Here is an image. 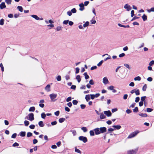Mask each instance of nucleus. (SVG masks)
<instances>
[{"instance_id": "nucleus-1", "label": "nucleus", "mask_w": 154, "mask_h": 154, "mask_svg": "<svg viewBox=\"0 0 154 154\" xmlns=\"http://www.w3.org/2000/svg\"><path fill=\"white\" fill-rule=\"evenodd\" d=\"M51 102H55L56 100L55 99L57 96V94H52L49 95Z\"/></svg>"}, {"instance_id": "nucleus-2", "label": "nucleus", "mask_w": 154, "mask_h": 154, "mask_svg": "<svg viewBox=\"0 0 154 154\" xmlns=\"http://www.w3.org/2000/svg\"><path fill=\"white\" fill-rule=\"evenodd\" d=\"M138 150V148H137L134 149L130 150L127 151L128 154H136Z\"/></svg>"}, {"instance_id": "nucleus-3", "label": "nucleus", "mask_w": 154, "mask_h": 154, "mask_svg": "<svg viewBox=\"0 0 154 154\" xmlns=\"http://www.w3.org/2000/svg\"><path fill=\"white\" fill-rule=\"evenodd\" d=\"M139 132L138 131H136L133 132L131 133L129 136L128 137V138H131L134 137L136 136L138 133Z\"/></svg>"}, {"instance_id": "nucleus-4", "label": "nucleus", "mask_w": 154, "mask_h": 154, "mask_svg": "<svg viewBox=\"0 0 154 154\" xmlns=\"http://www.w3.org/2000/svg\"><path fill=\"white\" fill-rule=\"evenodd\" d=\"M79 140L82 141L84 143H85L88 141L87 137L83 136H80L79 137Z\"/></svg>"}, {"instance_id": "nucleus-5", "label": "nucleus", "mask_w": 154, "mask_h": 154, "mask_svg": "<svg viewBox=\"0 0 154 154\" xmlns=\"http://www.w3.org/2000/svg\"><path fill=\"white\" fill-rule=\"evenodd\" d=\"M28 116V119L29 121H32L34 120V114L32 113H29Z\"/></svg>"}, {"instance_id": "nucleus-6", "label": "nucleus", "mask_w": 154, "mask_h": 154, "mask_svg": "<svg viewBox=\"0 0 154 154\" xmlns=\"http://www.w3.org/2000/svg\"><path fill=\"white\" fill-rule=\"evenodd\" d=\"M124 7L127 11H129L131 9V7L128 4H126Z\"/></svg>"}, {"instance_id": "nucleus-7", "label": "nucleus", "mask_w": 154, "mask_h": 154, "mask_svg": "<svg viewBox=\"0 0 154 154\" xmlns=\"http://www.w3.org/2000/svg\"><path fill=\"white\" fill-rule=\"evenodd\" d=\"M99 129L100 133H103L106 131V128L105 127L100 128Z\"/></svg>"}, {"instance_id": "nucleus-8", "label": "nucleus", "mask_w": 154, "mask_h": 154, "mask_svg": "<svg viewBox=\"0 0 154 154\" xmlns=\"http://www.w3.org/2000/svg\"><path fill=\"white\" fill-rule=\"evenodd\" d=\"M103 112L104 114L108 117H109L111 116L112 113L109 110L105 111Z\"/></svg>"}, {"instance_id": "nucleus-9", "label": "nucleus", "mask_w": 154, "mask_h": 154, "mask_svg": "<svg viewBox=\"0 0 154 154\" xmlns=\"http://www.w3.org/2000/svg\"><path fill=\"white\" fill-rule=\"evenodd\" d=\"M80 7L79 10L80 11H83L85 9L84 5L83 3H82L79 5Z\"/></svg>"}, {"instance_id": "nucleus-10", "label": "nucleus", "mask_w": 154, "mask_h": 154, "mask_svg": "<svg viewBox=\"0 0 154 154\" xmlns=\"http://www.w3.org/2000/svg\"><path fill=\"white\" fill-rule=\"evenodd\" d=\"M94 131L95 132V134L96 135L99 134H100L99 128H97L94 129Z\"/></svg>"}, {"instance_id": "nucleus-11", "label": "nucleus", "mask_w": 154, "mask_h": 154, "mask_svg": "<svg viewBox=\"0 0 154 154\" xmlns=\"http://www.w3.org/2000/svg\"><path fill=\"white\" fill-rule=\"evenodd\" d=\"M6 7L5 3L4 2H2L0 4V8L1 9H3Z\"/></svg>"}, {"instance_id": "nucleus-12", "label": "nucleus", "mask_w": 154, "mask_h": 154, "mask_svg": "<svg viewBox=\"0 0 154 154\" xmlns=\"http://www.w3.org/2000/svg\"><path fill=\"white\" fill-rule=\"evenodd\" d=\"M103 82L105 84H106L109 83V81L106 77H104L103 79Z\"/></svg>"}, {"instance_id": "nucleus-13", "label": "nucleus", "mask_w": 154, "mask_h": 154, "mask_svg": "<svg viewBox=\"0 0 154 154\" xmlns=\"http://www.w3.org/2000/svg\"><path fill=\"white\" fill-rule=\"evenodd\" d=\"M113 128H114L115 130L116 129L117 130H119L121 128V126L120 125H113L112 126Z\"/></svg>"}, {"instance_id": "nucleus-14", "label": "nucleus", "mask_w": 154, "mask_h": 154, "mask_svg": "<svg viewBox=\"0 0 154 154\" xmlns=\"http://www.w3.org/2000/svg\"><path fill=\"white\" fill-rule=\"evenodd\" d=\"M50 85L49 84H48L45 87V90L48 92L50 91Z\"/></svg>"}, {"instance_id": "nucleus-15", "label": "nucleus", "mask_w": 154, "mask_h": 154, "mask_svg": "<svg viewBox=\"0 0 154 154\" xmlns=\"http://www.w3.org/2000/svg\"><path fill=\"white\" fill-rule=\"evenodd\" d=\"M100 118L101 119H104L106 118V116L102 112L100 113Z\"/></svg>"}, {"instance_id": "nucleus-16", "label": "nucleus", "mask_w": 154, "mask_h": 154, "mask_svg": "<svg viewBox=\"0 0 154 154\" xmlns=\"http://www.w3.org/2000/svg\"><path fill=\"white\" fill-rule=\"evenodd\" d=\"M90 95L89 94L86 95L85 96V99L87 102L88 101L90 100Z\"/></svg>"}, {"instance_id": "nucleus-17", "label": "nucleus", "mask_w": 154, "mask_h": 154, "mask_svg": "<svg viewBox=\"0 0 154 154\" xmlns=\"http://www.w3.org/2000/svg\"><path fill=\"white\" fill-rule=\"evenodd\" d=\"M31 16L32 17L35 18V19H36L37 20H39V18L38 16H37L36 15H31Z\"/></svg>"}, {"instance_id": "nucleus-18", "label": "nucleus", "mask_w": 154, "mask_h": 154, "mask_svg": "<svg viewBox=\"0 0 154 154\" xmlns=\"http://www.w3.org/2000/svg\"><path fill=\"white\" fill-rule=\"evenodd\" d=\"M38 124L39 126L41 127H43L44 126V124L43 123L42 121H40L38 122Z\"/></svg>"}, {"instance_id": "nucleus-19", "label": "nucleus", "mask_w": 154, "mask_h": 154, "mask_svg": "<svg viewBox=\"0 0 154 154\" xmlns=\"http://www.w3.org/2000/svg\"><path fill=\"white\" fill-rule=\"evenodd\" d=\"M142 17L144 21L147 20V17L145 14H144Z\"/></svg>"}, {"instance_id": "nucleus-20", "label": "nucleus", "mask_w": 154, "mask_h": 154, "mask_svg": "<svg viewBox=\"0 0 154 154\" xmlns=\"http://www.w3.org/2000/svg\"><path fill=\"white\" fill-rule=\"evenodd\" d=\"M25 135L26 132L25 131H21L20 133V135L22 137L25 136Z\"/></svg>"}, {"instance_id": "nucleus-21", "label": "nucleus", "mask_w": 154, "mask_h": 154, "mask_svg": "<svg viewBox=\"0 0 154 154\" xmlns=\"http://www.w3.org/2000/svg\"><path fill=\"white\" fill-rule=\"evenodd\" d=\"M105 55H107V56H109L108 57L106 58H105L104 59V60L105 61H106L108 59H110L111 58V57L109 55H108V54H104L103 55V57Z\"/></svg>"}, {"instance_id": "nucleus-22", "label": "nucleus", "mask_w": 154, "mask_h": 154, "mask_svg": "<svg viewBox=\"0 0 154 154\" xmlns=\"http://www.w3.org/2000/svg\"><path fill=\"white\" fill-rule=\"evenodd\" d=\"M76 79L79 83L81 81V79L80 75H77L76 77Z\"/></svg>"}, {"instance_id": "nucleus-23", "label": "nucleus", "mask_w": 154, "mask_h": 154, "mask_svg": "<svg viewBox=\"0 0 154 154\" xmlns=\"http://www.w3.org/2000/svg\"><path fill=\"white\" fill-rule=\"evenodd\" d=\"M35 109V108L34 106L31 107L30 108L29 111V112H34Z\"/></svg>"}, {"instance_id": "nucleus-24", "label": "nucleus", "mask_w": 154, "mask_h": 154, "mask_svg": "<svg viewBox=\"0 0 154 154\" xmlns=\"http://www.w3.org/2000/svg\"><path fill=\"white\" fill-rule=\"evenodd\" d=\"M89 24V22L88 21H87L83 25V27L85 28L88 26Z\"/></svg>"}, {"instance_id": "nucleus-25", "label": "nucleus", "mask_w": 154, "mask_h": 154, "mask_svg": "<svg viewBox=\"0 0 154 154\" xmlns=\"http://www.w3.org/2000/svg\"><path fill=\"white\" fill-rule=\"evenodd\" d=\"M65 120V119L64 118H61L59 119V122L60 123H62L64 122Z\"/></svg>"}, {"instance_id": "nucleus-26", "label": "nucleus", "mask_w": 154, "mask_h": 154, "mask_svg": "<svg viewBox=\"0 0 154 154\" xmlns=\"http://www.w3.org/2000/svg\"><path fill=\"white\" fill-rule=\"evenodd\" d=\"M17 8L18 9L19 11L21 12H22L23 11V9L22 6H18L17 7Z\"/></svg>"}, {"instance_id": "nucleus-27", "label": "nucleus", "mask_w": 154, "mask_h": 154, "mask_svg": "<svg viewBox=\"0 0 154 154\" xmlns=\"http://www.w3.org/2000/svg\"><path fill=\"white\" fill-rule=\"evenodd\" d=\"M81 129L84 131V132H86L88 130L87 128L86 127H82L81 128Z\"/></svg>"}, {"instance_id": "nucleus-28", "label": "nucleus", "mask_w": 154, "mask_h": 154, "mask_svg": "<svg viewBox=\"0 0 154 154\" xmlns=\"http://www.w3.org/2000/svg\"><path fill=\"white\" fill-rule=\"evenodd\" d=\"M84 75L85 76V78L86 79H87L89 78V76L87 74V72H85Z\"/></svg>"}, {"instance_id": "nucleus-29", "label": "nucleus", "mask_w": 154, "mask_h": 154, "mask_svg": "<svg viewBox=\"0 0 154 154\" xmlns=\"http://www.w3.org/2000/svg\"><path fill=\"white\" fill-rule=\"evenodd\" d=\"M139 115L141 117H146L147 116V115L146 113H141L139 114Z\"/></svg>"}, {"instance_id": "nucleus-30", "label": "nucleus", "mask_w": 154, "mask_h": 154, "mask_svg": "<svg viewBox=\"0 0 154 154\" xmlns=\"http://www.w3.org/2000/svg\"><path fill=\"white\" fill-rule=\"evenodd\" d=\"M147 11L148 13H150L151 12H154V8L152 7L150 9H148L147 10Z\"/></svg>"}, {"instance_id": "nucleus-31", "label": "nucleus", "mask_w": 154, "mask_h": 154, "mask_svg": "<svg viewBox=\"0 0 154 154\" xmlns=\"http://www.w3.org/2000/svg\"><path fill=\"white\" fill-rule=\"evenodd\" d=\"M141 79V78L140 77L138 76L134 78V80L135 81H140Z\"/></svg>"}, {"instance_id": "nucleus-32", "label": "nucleus", "mask_w": 154, "mask_h": 154, "mask_svg": "<svg viewBox=\"0 0 154 154\" xmlns=\"http://www.w3.org/2000/svg\"><path fill=\"white\" fill-rule=\"evenodd\" d=\"M4 20L3 19H2L0 20V25H3L4 24Z\"/></svg>"}, {"instance_id": "nucleus-33", "label": "nucleus", "mask_w": 154, "mask_h": 154, "mask_svg": "<svg viewBox=\"0 0 154 154\" xmlns=\"http://www.w3.org/2000/svg\"><path fill=\"white\" fill-rule=\"evenodd\" d=\"M147 86L146 84H145L143 86V88H142V90L143 91H146V89L147 88Z\"/></svg>"}, {"instance_id": "nucleus-34", "label": "nucleus", "mask_w": 154, "mask_h": 154, "mask_svg": "<svg viewBox=\"0 0 154 154\" xmlns=\"http://www.w3.org/2000/svg\"><path fill=\"white\" fill-rule=\"evenodd\" d=\"M29 122L28 121L25 120L24 121V124L26 126H28L29 124Z\"/></svg>"}, {"instance_id": "nucleus-35", "label": "nucleus", "mask_w": 154, "mask_h": 154, "mask_svg": "<svg viewBox=\"0 0 154 154\" xmlns=\"http://www.w3.org/2000/svg\"><path fill=\"white\" fill-rule=\"evenodd\" d=\"M75 152L78 153H79L81 154V151L79 149L75 148Z\"/></svg>"}, {"instance_id": "nucleus-36", "label": "nucleus", "mask_w": 154, "mask_h": 154, "mask_svg": "<svg viewBox=\"0 0 154 154\" xmlns=\"http://www.w3.org/2000/svg\"><path fill=\"white\" fill-rule=\"evenodd\" d=\"M32 133L30 132H28L27 133V137H29L32 136Z\"/></svg>"}, {"instance_id": "nucleus-37", "label": "nucleus", "mask_w": 154, "mask_h": 154, "mask_svg": "<svg viewBox=\"0 0 154 154\" xmlns=\"http://www.w3.org/2000/svg\"><path fill=\"white\" fill-rule=\"evenodd\" d=\"M114 88V87L113 86H111L107 88V89L109 90H112Z\"/></svg>"}, {"instance_id": "nucleus-38", "label": "nucleus", "mask_w": 154, "mask_h": 154, "mask_svg": "<svg viewBox=\"0 0 154 154\" xmlns=\"http://www.w3.org/2000/svg\"><path fill=\"white\" fill-rule=\"evenodd\" d=\"M135 93L136 95H139L140 94L139 90L138 89H136V91L135 92Z\"/></svg>"}, {"instance_id": "nucleus-39", "label": "nucleus", "mask_w": 154, "mask_h": 154, "mask_svg": "<svg viewBox=\"0 0 154 154\" xmlns=\"http://www.w3.org/2000/svg\"><path fill=\"white\" fill-rule=\"evenodd\" d=\"M11 0H5V2L8 5L11 4Z\"/></svg>"}, {"instance_id": "nucleus-40", "label": "nucleus", "mask_w": 154, "mask_h": 154, "mask_svg": "<svg viewBox=\"0 0 154 154\" xmlns=\"http://www.w3.org/2000/svg\"><path fill=\"white\" fill-rule=\"evenodd\" d=\"M90 135L91 136H93L94 135V131L91 130L90 131Z\"/></svg>"}, {"instance_id": "nucleus-41", "label": "nucleus", "mask_w": 154, "mask_h": 154, "mask_svg": "<svg viewBox=\"0 0 154 154\" xmlns=\"http://www.w3.org/2000/svg\"><path fill=\"white\" fill-rule=\"evenodd\" d=\"M0 67L1 68V70L2 72H3L4 71V66L3 65V64L2 63H1L0 64Z\"/></svg>"}, {"instance_id": "nucleus-42", "label": "nucleus", "mask_w": 154, "mask_h": 154, "mask_svg": "<svg viewBox=\"0 0 154 154\" xmlns=\"http://www.w3.org/2000/svg\"><path fill=\"white\" fill-rule=\"evenodd\" d=\"M46 115L44 112H43L41 114V117L43 119H45L46 117Z\"/></svg>"}, {"instance_id": "nucleus-43", "label": "nucleus", "mask_w": 154, "mask_h": 154, "mask_svg": "<svg viewBox=\"0 0 154 154\" xmlns=\"http://www.w3.org/2000/svg\"><path fill=\"white\" fill-rule=\"evenodd\" d=\"M71 11L72 13H75L76 12V10L75 8H73L71 10Z\"/></svg>"}, {"instance_id": "nucleus-44", "label": "nucleus", "mask_w": 154, "mask_h": 154, "mask_svg": "<svg viewBox=\"0 0 154 154\" xmlns=\"http://www.w3.org/2000/svg\"><path fill=\"white\" fill-rule=\"evenodd\" d=\"M103 62V60H102L100 62H99L97 64V66H100L101 65L102 63Z\"/></svg>"}, {"instance_id": "nucleus-45", "label": "nucleus", "mask_w": 154, "mask_h": 154, "mask_svg": "<svg viewBox=\"0 0 154 154\" xmlns=\"http://www.w3.org/2000/svg\"><path fill=\"white\" fill-rule=\"evenodd\" d=\"M57 80L58 81H60L61 80V77L60 75H58V76L57 78H56Z\"/></svg>"}, {"instance_id": "nucleus-46", "label": "nucleus", "mask_w": 154, "mask_h": 154, "mask_svg": "<svg viewBox=\"0 0 154 154\" xmlns=\"http://www.w3.org/2000/svg\"><path fill=\"white\" fill-rule=\"evenodd\" d=\"M19 145V144L18 143L15 142L13 144L12 146L14 147H15L16 146H18Z\"/></svg>"}, {"instance_id": "nucleus-47", "label": "nucleus", "mask_w": 154, "mask_h": 154, "mask_svg": "<svg viewBox=\"0 0 154 154\" xmlns=\"http://www.w3.org/2000/svg\"><path fill=\"white\" fill-rule=\"evenodd\" d=\"M133 112H137L138 111V108L137 107H136L133 109Z\"/></svg>"}, {"instance_id": "nucleus-48", "label": "nucleus", "mask_w": 154, "mask_h": 154, "mask_svg": "<svg viewBox=\"0 0 154 154\" xmlns=\"http://www.w3.org/2000/svg\"><path fill=\"white\" fill-rule=\"evenodd\" d=\"M72 100V98L71 97H68L66 99V101L67 102H69Z\"/></svg>"}, {"instance_id": "nucleus-49", "label": "nucleus", "mask_w": 154, "mask_h": 154, "mask_svg": "<svg viewBox=\"0 0 154 154\" xmlns=\"http://www.w3.org/2000/svg\"><path fill=\"white\" fill-rule=\"evenodd\" d=\"M154 64V61L152 60L149 63V66H152Z\"/></svg>"}, {"instance_id": "nucleus-50", "label": "nucleus", "mask_w": 154, "mask_h": 154, "mask_svg": "<svg viewBox=\"0 0 154 154\" xmlns=\"http://www.w3.org/2000/svg\"><path fill=\"white\" fill-rule=\"evenodd\" d=\"M80 107L82 109H84L86 107V105L85 104H81L80 105Z\"/></svg>"}, {"instance_id": "nucleus-51", "label": "nucleus", "mask_w": 154, "mask_h": 154, "mask_svg": "<svg viewBox=\"0 0 154 154\" xmlns=\"http://www.w3.org/2000/svg\"><path fill=\"white\" fill-rule=\"evenodd\" d=\"M89 84L91 85H93L94 84V82L93 80L92 79H91L89 82Z\"/></svg>"}, {"instance_id": "nucleus-52", "label": "nucleus", "mask_w": 154, "mask_h": 154, "mask_svg": "<svg viewBox=\"0 0 154 154\" xmlns=\"http://www.w3.org/2000/svg\"><path fill=\"white\" fill-rule=\"evenodd\" d=\"M78 102L76 100H74L72 101V103L74 105H77Z\"/></svg>"}, {"instance_id": "nucleus-53", "label": "nucleus", "mask_w": 154, "mask_h": 154, "mask_svg": "<svg viewBox=\"0 0 154 154\" xmlns=\"http://www.w3.org/2000/svg\"><path fill=\"white\" fill-rule=\"evenodd\" d=\"M153 110V109L150 108H147L146 111L148 112H150Z\"/></svg>"}, {"instance_id": "nucleus-54", "label": "nucleus", "mask_w": 154, "mask_h": 154, "mask_svg": "<svg viewBox=\"0 0 154 154\" xmlns=\"http://www.w3.org/2000/svg\"><path fill=\"white\" fill-rule=\"evenodd\" d=\"M38 142L37 140L36 139H34L33 140V144H35Z\"/></svg>"}, {"instance_id": "nucleus-55", "label": "nucleus", "mask_w": 154, "mask_h": 154, "mask_svg": "<svg viewBox=\"0 0 154 154\" xmlns=\"http://www.w3.org/2000/svg\"><path fill=\"white\" fill-rule=\"evenodd\" d=\"M65 109L66 111L68 112H69L70 111V109L68 107H65Z\"/></svg>"}, {"instance_id": "nucleus-56", "label": "nucleus", "mask_w": 154, "mask_h": 154, "mask_svg": "<svg viewBox=\"0 0 154 154\" xmlns=\"http://www.w3.org/2000/svg\"><path fill=\"white\" fill-rule=\"evenodd\" d=\"M17 136V134H13L11 136V138H15Z\"/></svg>"}, {"instance_id": "nucleus-57", "label": "nucleus", "mask_w": 154, "mask_h": 154, "mask_svg": "<svg viewBox=\"0 0 154 154\" xmlns=\"http://www.w3.org/2000/svg\"><path fill=\"white\" fill-rule=\"evenodd\" d=\"M69 21V20H64L63 22V24L65 25L67 24L68 22Z\"/></svg>"}, {"instance_id": "nucleus-58", "label": "nucleus", "mask_w": 154, "mask_h": 154, "mask_svg": "<svg viewBox=\"0 0 154 154\" xmlns=\"http://www.w3.org/2000/svg\"><path fill=\"white\" fill-rule=\"evenodd\" d=\"M57 124V122L56 121H55L52 122H51V124L52 125H56Z\"/></svg>"}, {"instance_id": "nucleus-59", "label": "nucleus", "mask_w": 154, "mask_h": 154, "mask_svg": "<svg viewBox=\"0 0 154 154\" xmlns=\"http://www.w3.org/2000/svg\"><path fill=\"white\" fill-rule=\"evenodd\" d=\"M29 128L31 129H34L35 128V126L33 125H31L29 126Z\"/></svg>"}, {"instance_id": "nucleus-60", "label": "nucleus", "mask_w": 154, "mask_h": 154, "mask_svg": "<svg viewBox=\"0 0 154 154\" xmlns=\"http://www.w3.org/2000/svg\"><path fill=\"white\" fill-rule=\"evenodd\" d=\"M140 100V98L139 97H137L136 98L135 102L136 103H137Z\"/></svg>"}, {"instance_id": "nucleus-61", "label": "nucleus", "mask_w": 154, "mask_h": 154, "mask_svg": "<svg viewBox=\"0 0 154 154\" xmlns=\"http://www.w3.org/2000/svg\"><path fill=\"white\" fill-rule=\"evenodd\" d=\"M67 105L69 107H71L72 105V103L71 102L68 103Z\"/></svg>"}, {"instance_id": "nucleus-62", "label": "nucleus", "mask_w": 154, "mask_h": 154, "mask_svg": "<svg viewBox=\"0 0 154 154\" xmlns=\"http://www.w3.org/2000/svg\"><path fill=\"white\" fill-rule=\"evenodd\" d=\"M57 31H59L61 29V26H58L57 27Z\"/></svg>"}, {"instance_id": "nucleus-63", "label": "nucleus", "mask_w": 154, "mask_h": 154, "mask_svg": "<svg viewBox=\"0 0 154 154\" xmlns=\"http://www.w3.org/2000/svg\"><path fill=\"white\" fill-rule=\"evenodd\" d=\"M75 73L77 74L79 72V69L78 67H77L75 68Z\"/></svg>"}, {"instance_id": "nucleus-64", "label": "nucleus", "mask_w": 154, "mask_h": 154, "mask_svg": "<svg viewBox=\"0 0 154 154\" xmlns=\"http://www.w3.org/2000/svg\"><path fill=\"white\" fill-rule=\"evenodd\" d=\"M60 112L59 111H57L54 112V114L57 116H58Z\"/></svg>"}]
</instances>
